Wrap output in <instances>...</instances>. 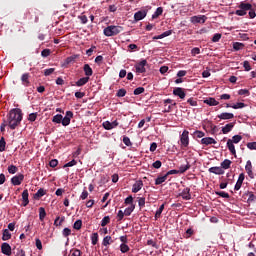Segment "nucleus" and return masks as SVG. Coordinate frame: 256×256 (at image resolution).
<instances>
[{
	"mask_svg": "<svg viewBox=\"0 0 256 256\" xmlns=\"http://www.w3.org/2000/svg\"><path fill=\"white\" fill-rule=\"evenodd\" d=\"M245 171L251 179H255V174L253 173V164L251 163V160H248L245 165Z\"/></svg>",
	"mask_w": 256,
	"mask_h": 256,
	"instance_id": "ddd939ff",
	"label": "nucleus"
},
{
	"mask_svg": "<svg viewBox=\"0 0 256 256\" xmlns=\"http://www.w3.org/2000/svg\"><path fill=\"white\" fill-rule=\"evenodd\" d=\"M5 147H7V142L5 141V137L0 138V153L5 151Z\"/></svg>",
	"mask_w": 256,
	"mask_h": 256,
	"instance_id": "de8ad7c7",
	"label": "nucleus"
},
{
	"mask_svg": "<svg viewBox=\"0 0 256 256\" xmlns=\"http://www.w3.org/2000/svg\"><path fill=\"white\" fill-rule=\"evenodd\" d=\"M21 81L24 87H29V85H31V82L29 81V73L22 74Z\"/></svg>",
	"mask_w": 256,
	"mask_h": 256,
	"instance_id": "c85d7f7f",
	"label": "nucleus"
},
{
	"mask_svg": "<svg viewBox=\"0 0 256 256\" xmlns=\"http://www.w3.org/2000/svg\"><path fill=\"white\" fill-rule=\"evenodd\" d=\"M45 217H47V212L43 207L39 208V219L40 221H45Z\"/></svg>",
	"mask_w": 256,
	"mask_h": 256,
	"instance_id": "37998d69",
	"label": "nucleus"
},
{
	"mask_svg": "<svg viewBox=\"0 0 256 256\" xmlns=\"http://www.w3.org/2000/svg\"><path fill=\"white\" fill-rule=\"evenodd\" d=\"M123 31V27L121 26H115V25H110L106 28H104L103 33L105 37H115V35H119Z\"/></svg>",
	"mask_w": 256,
	"mask_h": 256,
	"instance_id": "7ed1b4c3",
	"label": "nucleus"
},
{
	"mask_svg": "<svg viewBox=\"0 0 256 256\" xmlns=\"http://www.w3.org/2000/svg\"><path fill=\"white\" fill-rule=\"evenodd\" d=\"M238 95H244L245 97H249V95H251V92H249L248 89H240L238 90Z\"/></svg>",
	"mask_w": 256,
	"mask_h": 256,
	"instance_id": "5fc2aeb1",
	"label": "nucleus"
},
{
	"mask_svg": "<svg viewBox=\"0 0 256 256\" xmlns=\"http://www.w3.org/2000/svg\"><path fill=\"white\" fill-rule=\"evenodd\" d=\"M226 107L229 108L231 107L232 109H243L245 107H247V104L243 103V102H237L236 104H226Z\"/></svg>",
	"mask_w": 256,
	"mask_h": 256,
	"instance_id": "c756f323",
	"label": "nucleus"
},
{
	"mask_svg": "<svg viewBox=\"0 0 256 256\" xmlns=\"http://www.w3.org/2000/svg\"><path fill=\"white\" fill-rule=\"evenodd\" d=\"M160 15H163V7H158L155 12L152 14V19H157V17H160Z\"/></svg>",
	"mask_w": 256,
	"mask_h": 256,
	"instance_id": "58836bf2",
	"label": "nucleus"
},
{
	"mask_svg": "<svg viewBox=\"0 0 256 256\" xmlns=\"http://www.w3.org/2000/svg\"><path fill=\"white\" fill-rule=\"evenodd\" d=\"M190 21L194 25L197 24V23H205L207 21V16H205V15L192 16L190 18Z\"/></svg>",
	"mask_w": 256,
	"mask_h": 256,
	"instance_id": "2eb2a0df",
	"label": "nucleus"
},
{
	"mask_svg": "<svg viewBox=\"0 0 256 256\" xmlns=\"http://www.w3.org/2000/svg\"><path fill=\"white\" fill-rule=\"evenodd\" d=\"M102 125L106 131H111V129H115V127L119 126V122L117 120H114L113 122L105 121Z\"/></svg>",
	"mask_w": 256,
	"mask_h": 256,
	"instance_id": "4468645a",
	"label": "nucleus"
},
{
	"mask_svg": "<svg viewBox=\"0 0 256 256\" xmlns=\"http://www.w3.org/2000/svg\"><path fill=\"white\" fill-rule=\"evenodd\" d=\"M221 41V33H216L212 37V43H219Z\"/></svg>",
	"mask_w": 256,
	"mask_h": 256,
	"instance_id": "052dcab7",
	"label": "nucleus"
},
{
	"mask_svg": "<svg viewBox=\"0 0 256 256\" xmlns=\"http://www.w3.org/2000/svg\"><path fill=\"white\" fill-rule=\"evenodd\" d=\"M209 173H213L214 175H224L225 170L221 166H214L209 168Z\"/></svg>",
	"mask_w": 256,
	"mask_h": 256,
	"instance_id": "6ab92c4d",
	"label": "nucleus"
},
{
	"mask_svg": "<svg viewBox=\"0 0 256 256\" xmlns=\"http://www.w3.org/2000/svg\"><path fill=\"white\" fill-rule=\"evenodd\" d=\"M65 221V217H59L57 216L56 219L54 220V225L55 227H60V225Z\"/></svg>",
	"mask_w": 256,
	"mask_h": 256,
	"instance_id": "3c124183",
	"label": "nucleus"
},
{
	"mask_svg": "<svg viewBox=\"0 0 256 256\" xmlns=\"http://www.w3.org/2000/svg\"><path fill=\"white\" fill-rule=\"evenodd\" d=\"M71 119H73V111H66V115L64 118L62 117V122H61L63 127H67L71 125Z\"/></svg>",
	"mask_w": 256,
	"mask_h": 256,
	"instance_id": "9d476101",
	"label": "nucleus"
},
{
	"mask_svg": "<svg viewBox=\"0 0 256 256\" xmlns=\"http://www.w3.org/2000/svg\"><path fill=\"white\" fill-rule=\"evenodd\" d=\"M83 226V221L82 220H76L74 222V229H76L77 231H79V229H81V227Z\"/></svg>",
	"mask_w": 256,
	"mask_h": 256,
	"instance_id": "13d9d810",
	"label": "nucleus"
},
{
	"mask_svg": "<svg viewBox=\"0 0 256 256\" xmlns=\"http://www.w3.org/2000/svg\"><path fill=\"white\" fill-rule=\"evenodd\" d=\"M167 181V175L165 174L164 176H158L155 179V185H162V183H165Z\"/></svg>",
	"mask_w": 256,
	"mask_h": 256,
	"instance_id": "c9c22d12",
	"label": "nucleus"
},
{
	"mask_svg": "<svg viewBox=\"0 0 256 256\" xmlns=\"http://www.w3.org/2000/svg\"><path fill=\"white\" fill-rule=\"evenodd\" d=\"M142 93H145V88L144 87H138L134 89V95H141Z\"/></svg>",
	"mask_w": 256,
	"mask_h": 256,
	"instance_id": "e2e57ef3",
	"label": "nucleus"
},
{
	"mask_svg": "<svg viewBox=\"0 0 256 256\" xmlns=\"http://www.w3.org/2000/svg\"><path fill=\"white\" fill-rule=\"evenodd\" d=\"M123 143L126 145V147H131L133 145V142H131L129 136H123Z\"/></svg>",
	"mask_w": 256,
	"mask_h": 256,
	"instance_id": "603ef678",
	"label": "nucleus"
},
{
	"mask_svg": "<svg viewBox=\"0 0 256 256\" xmlns=\"http://www.w3.org/2000/svg\"><path fill=\"white\" fill-rule=\"evenodd\" d=\"M246 146L250 151H256V142H248Z\"/></svg>",
	"mask_w": 256,
	"mask_h": 256,
	"instance_id": "680f3d73",
	"label": "nucleus"
},
{
	"mask_svg": "<svg viewBox=\"0 0 256 256\" xmlns=\"http://www.w3.org/2000/svg\"><path fill=\"white\" fill-rule=\"evenodd\" d=\"M83 71H84V75H86V77L90 78L93 76V68H91V66L89 64H84Z\"/></svg>",
	"mask_w": 256,
	"mask_h": 256,
	"instance_id": "a878e982",
	"label": "nucleus"
},
{
	"mask_svg": "<svg viewBox=\"0 0 256 256\" xmlns=\"http://www.w3.org/2000/svg\"><path fill=\"white\" fill-rule=\"evenodd\" d=\"M242 139H243V136H241V135H234L232 137V139H228V141L226 143L228 151H230V153L232 155H234V157H237V150H235V144L241 143Z\"/></svg>",
	"mask_w": 256,
	"mask_h": 256,
	"instance_id": "f03ea898",
	"label": "nucleus"
},
{
	"mask_svg": "<svg viewBox=\"0 0 256 256\" xmlns=\"http://www.w3.org/2000/svg\"><path fill=\"white\" fill-rule=\"evenodd\" d=\"M189 169H191V164H189V162H187L186 165H181L179 167L178 173H185L186 171H189Z\"/></svg>",
	"mask_w": 256,
	"mask_h": 256,
	"instance_id": "a19ab883",
	"label": "nucleus"
},
{
	"mask_svg": "<svg viewBox=\"0 0 256 256\" xmlns=\"http://www.w3.org/2000/svg\"><path fill=\"white\" fill-rule=\"evenodd\" d=\"M41 15V12L36 9L32 8L27 10V12L24 14L25 19H33L34 17V23H39V16Z\"/></svg>",
	"mask_w": 256,
	"mask_h": 256,
	"instance_id": "39448f33",
	"label": "nucleus"
},
{
	"mask_svg": "<svg viewBox=\"0 0 256 256\" xmlns=\"http://www.w3.org/2000/svg\"><path fill=\"white\" fill-rule=\"evenodd\" d=\"M231 160L225 159L223 162H221L220 167L224 169H231Z\"/></svg>",
	"mask_w": 256,
	"mask_h": 256,
	"instance_id": "2f4dec72",
	"label": "nucleus"
},
{
	"mask_svg": "<svg viewBox=\"0 0 256 256\" xmlns=\"http://www.w3.org/2000/svg\"><path fill=\"white\" fill-rule=\"evenodd\" d=\"M180 143L182 147H189V131L184 130L180 135Z\"/></svg>",
	"mask_w": 256,
	"mask_h": 256,
	"instance_id": "6e6552de",
	"label": "nucleus"
},
{
	"mask_svg": "<svg viewBox=\"0 0 256 256\" xmlns=\"http://www.w3.org/2000/svg\"><path fill=\"white\" fill-rule=\"evenodd\" d=\"M63 237H69L71 235V229L70 228H64L62 231Z\"/></svg>",
	"mask_w": 256,
	"mask_h": 256,
	"instance_id": "338daca9",
	"label": "nucleus"
},
{
	"mask_svg": "<svg viewBox=\"0 0 256 256\" xmlns=\"http://www.w3.org/2000/svg\"><path fill=\"white\" fill-rule=\"evenodd\" d=\"M29 205V190L25 189L22 192V207H27Z\"/></svg>",
	"mask_w": 256,
	"mask_h": 256,
	"instance_id": "aec40b11",
	"label": "nucleus"
},
{
	"mask_svg": "<svg viewBox=\"0 0 256 256\" xmlns=\"http://www.w3.org/2000/svg\"><path fill=\"white\" fill-rule=\"evenodd\" d=\"M1 253H3V255L11 256V245L7 242H3L1 245Z\"/></svg>",
	"mask_w": 256,
	"mask_h": 256,
	"instance_id": "a211bd4d",
	"label": "nucleus"
},
{
	"mask_svg": "<svg viewBox=\"0 0 256 256\" xmlns=\"http://www.w3.org/2000/svg\"><path fill=\"white\" fill-rule=\"evenodd\" d=\"M110 222H111V218L109 216H105L101 220V227H105L106 225H109Z\"/></svg>",
	"mask_w": 256,
	"mask_h": 256,
	"instance_id": "864d4df0",
	"label": "nucleus"
},
{
	"mask_svg": "<svg viewBox=\"0 0 256 256\" xmlns=\"http://www.w3.org/2000/svg\"><path fill=\"white\" fill-rule=\"evenodd\" d=\"M233 127H235V123L233 122H230L226 124L224 127H222L223 135H227V133H231V131H233Z\"/></svg>",
	"mask_w": 256,
	"mask_h": 256,
	"instance_id": "393cba45",
	"label": "nucleus"
},
{
	"mask_svg": "<svg viewBox=\"0 0 256 256\" xmlns=\"http://www.w3.org/2000/svg\"><path fill=\"white\" fill-rule=\"evenodd\" d=\"M11 239V232H9V229H4L2 233V241H9Z\"/></svg>",
	"mask_w": 256,
	"mask_h": 256,
	"instance_id": "473e14b6",
	"label": "nucleus"
},
{
	"mask_svg": "<svg viewBox=\"0 0 256 256\" xmlns=\"http://www.w3.org/2000/svg\"><path fill=\"white\" fill-rule=\"evenodd\" d=\"M165 209V204H162L158 210H156V213H155V216H154V219L155 221H157V219L161 218V213H163Z\"/></svg>",
	"mask_w": 256,
	"mask_h": 256,
	"instance_id": "f704fd0d",
	"label": "nucleus"
},
{
	"mask_svg": "<svg viewBox=\"0 0 256 256\" xmlns=\"http://www.w3.org/2000/svg\"><path fill=\"white\" fill-rule=\"evenodd\" d=\"M234 117H235V115L230 112H222L221 114L218 115V119H222L223 121L233 119Z\"/></svg>",
	"mask_w": 256,
	"mask_h": 256,
	"instance_id": "5701e85b",
	"label": "nucleus"
},
{
	"mask_svg": "<svg viewBox=\"0 0 256 256\" xmlns=\"http://www.w3.org/2000/svg\"><path fill=\"white\" fill-rule=\"evenodd\" d=\"M170 35H173V30H168V31L163 32L160 35L154 36L153 40L157 41L158 39H165V37H169Z\"/></svg>",
	"mask_w": 256,
	"mask_h": 256,
	"instance_id": "bb28decb",
	"label": "nucleus"
},
{
	"mask_svg": "<svg viewBox=\"0 0 256 256\" xmlns=\"http://www.w3.org/2000/svg\"><path fill=\"white\" fill-rule=\"evenodd\" d=\"M179 196L182 197L184 201H191V188H184Z\"/></svg>",
	"mask_w": 256,
	"mask_h": 256,
	"instance_id": "f8f14e48",
	"label": "nucleus"
},
{
	"mask_svg": "<svg viewBox=\"0 0 256 256\" xmlns=\"http://www.w3.org/2000/svg\"><path fill=\"white\" fill-rule=\"evenodd\" d=\"M21 121H23V111H21V108L11 109L6 119L9 129L14 131V129H17L21 125Z\"/></svg>",
	"mask_w": 256,
	"mask_h": 256,
	"instance_id": "f257e3e1",
	"label": "nucleus"
},
{
	"mask_svg": "<svg viewBox=\"0 0 256 256\" xmlns=\"http://www.w3.org/2000/svg\"><path fill=\"white\" fill-rule=\"evenodd\" d=\"M140 189H143V180H138L132 185V193H139Z\"/></svg>",
	"mask_w": 256,
	"mask_h": 256,
	"instance_id": "412c9836",
	"label": "nucleus"
},
{
	"mask_svg": "<svg viewBox=\"0 0 256 256\" xmlns=\"http://www.w3.org/2000/svg\"><path fill=\"white\" fill-rule=\"evenodd\" d=\"M248 197V198H247ZM242 199H247L246 203H248V205H251V203H255L256 200V195L253 191H249L247 190L246 192H244V194L242 195Z\"/></svg>",
	"mask_w": 256,
	"mask_h": 256,
	"instance_id": "0eeeda50",
	"label": "nucleus"
},
{
	"mask_svg": "<svg viewBox=\"0 0 256 256\" xmlns=\"http://www.w3.org/2000/svg\"><path fill=\"white\" fill-rule=\"evenodd\" d=\"M204 103H205V105H208L209 107H217V105H219V101H217L213 97L206 98L204 100Z\"/></svg>",
	"mask_w": 256,
	"mask_h": 256,
	"instance_id": "4be33fe9",
	"label": "nucleus"
},
{
	"mask_svg": "<svg viewBox=\"0 0 256 256\" xmlns=\"http://www.w3.org/2000/svg\"><path fill=\"white\" fill-rule=\"evenodd\" d=\"M120 251H121V253H129V251H130V247H129V245H127V244H125V243H121L120 244Z\"/></svg>",
	"mask_w": 256,
	"mask_h": 256,
	"instance_id": "a18cd8bd",
	"label": "nucleus"
},
{
	"mask_svg": "<svg viewBox=\"0 0 256 256\" xmlns=\"http://www.w3.org/2000/svg\"><path fill=\"white\" fill-rule=\"evenodd\" d=\"M24 179H25V175L19 173L11 178V183L14 186H19L23 183Z\"/></svg>",
	"mask_w": 256,
	"mask_h": 256,
	"instance_id": "9b49d317",
	"label": "nucleus"
},
{
	"mask_svg": "<svg viewBox=\"0 0 256 256\" xmlns=\"http://www.w3.org/2000/svg\"><path fill=\"white\" fill-rule=\"evenodd\" d=\"M233 49H234V51H241V50L245 49V44H243L241 42H234Z\"/></svg>",
	"mask_w": 256,
	"mask_h": 256,
	"instance_id": "72a5a7b5",
	"label": "nucleus"
},
{
	"mask_svg": "<svg viewBox=\"0 0 256 256\" xmlns=\"http://www.w3.org/2000/svg\"><path fill=\"white\" fill-rule=\"evenodd\" d=\"M133 211H135V204H132L129 207L125 208L124 215H126V217H129V215H131Z\"/></svg>",
	"mask_w": 256,
	"mask_h": 256,
	"instance_id": "4c0bfd02",
	"label": "nucleus"
},
{
	"mask_svg": "<svg viewBox=\"0 0 256 256\" xmlns=\"http://www.w3.org/2000/svg\"><path fill=\"white\" fill-rule=\"evenodd\" d=\"M245 181V174L244 173H240L238 180L234 186V191H239V189H241V187H243V182Z\"/></svg>",
	"mask_w": 256,
	"mask_h": 256,
	"instance_id": "dca6fc26",
	"label": "nucleus"
},
{
	"mask_svg": "<svg viewBox=\"0 0 256 256\" xmlns=\"http://www.w3.org/2000/svg\"><path fill=\"white\" fill-rule=\"evenodd\" d=\"M17 171H18L17 166H15V165H13V164H11V165L8 166V173H9L10 175H15V173H17Z\"/></svg>",
	"mask_w": 256,
	"mask_h": 256,
	"instance_id": "09e8293b",
	"label": "nucleus"
},
{
	"mask_svg": "<svg viewBox=\"0 0 256 256\" xmlns=\"http://www.w3.org/2000/svg\"><path fill=\"white\" fill-rule=\"evenodd\" d=\"M253 9V5L251 3L241 2L238 6V10L235 11V15L238 17H245L247 15V11H251Z\"/></svg>",
	"mask_w": 256,
	"mask_h": 256,
	"instance_id": "20e7f679",
	"label": "nucleus"
},
{
	"mask_svg": "<svg viewBox=\"0 0 256 256\" xmlns=\"http://www.w3.org/2000/svg\"><path fill=\"white\" fill-rule=\"evenodd\" d=\"M134 67H135L136 73H147V69L145 68L147 67V60L142 59L140 62L135 64Z\"/></svg>",
	"mask_w": 256,
	"mask_h": 256,
	"instance_id": "423d86ee",
	"label": "nucleus"
},
{
	"mask_svg": "<svg viewBox=\"0 0 256 256\" xmlns=\"http://www.w3.org/2000/svg\"><path fill=\"white\" fill-rule=\"evenodd\" d=\"M87 83H89V77H82L80 79H78L75 82L76 87H83V85H87Z\"/></svg>",
	"mask_w": 256,
	"mask_h": 256,
	"instance_id": "cd10ccee",
	"label": "nucleus"
},
{
	"mask_svg": "<svg viewBox=\"0 0 256 256\" xmlns=\"http://www.w3.org/2000/svg\"><path fill=\"white\" fill-rule=\"evenodd\" d=\"M79 55H72L70 57H67L65 60L66 65H70V63H75V59H77Z\"/></svg>",
	"mask_w": 256,
	"mask_h": 256,
	"instance_id": "49530a36",
	"label": "nucleus"
},
{
	"mask_svg": "<svg viewBox=\"0 0 256 256\" xmlns=\"http://www.w3.org/2000/svg\"><path fill=\"white\" fill-rule=\"evenodd\" d=\"M243 67H244L245 71H251V64L249 63V61L245 60L243 62Z\"/></svg>",
	"mask_w": 256,
	"mask_h": 256,
	"instance_id": "774afa93",
	"label": "nucleus"
},
{
	"mask_svg": "<svg viewBox=\"0 0 256 256\" xmlns=\"http://www.w3.org/2000/svg\"><path fill=\"white\" fill-rule=\"evenodd\" d=\"M62 121H63V115H61V114H56V115L53 116V118H52V123H57V124H59V123H62Z\"/></svg>",
	"mask_w": 256,
	"mask_h": 256,
	"instance_id": "c03bdc74",
	"label": "nucleus"
},
{
	"mask_svg": "<svg viewBox=\"0 0 256 256\" xmlns=\"http://www.w3.org/2000/svg\"><path fill=\"white\" fill-rule=\"evenodd\" d=\"M172 93L174 97H179V99H185L187 97V93H185V89L182 87H175Z\"/></svg>",
	"mask_w": 256,
	"mask_h": 256,
	"instance_id": "1a4fd4ad",
	"label": "nucleus"
},
{
	"mask_svg": "<svg viewBox=\"0 0 256 256\" xmlns=\"http://www.w3.org/2000/svg\"><path fill=\"white\" fill-rule=\"evenodd\" d=\"M127 95V90L125 88H121L117 91L116 97H125Z\"/></svg>",
	"mask_w": 256,
	"mask_h": 256,
	"instance_id": "6e6d98bb",
	"label": "nucleus"
},
{
	"mask_svg": "<svg viewBox=\"0 0 256 256\" xmlns=\"http://www.w3.org/2000/svg\"><path fill=\"white\" fill-rule=\"evenodd\" d=\"M97 243H99V234L97 232H94L91 235V244L92 245H97Z\"/></svg>",
	"mask_w": 256,
	"mask_h": 256,
	"instance_id": "ea45409f",
	"label": "nucleus"
},
{
	"mask_svg": "<svg viewBox=\"0 0 256 256\" xmlns=\"http://www.w3.org/2000/svg\"><path fill=\"white\" fill-rule=\"evenodd\" d=\"M44 195H47V190L40 188L38 191L34 194V199H41V197H44Z\"/></svg>",
	"mask_w": 256,
	"mask_h": 256,
	"instance_id": "7c9ffc66",
	"label": "nucleus"
},
{
	"mask_svg": "<svg viewBox=\"0 0 256 256\" xmlns=\"http://www.w3.org/2000/svg\"><path fill=\"white\" fill-rule=\"evenodd\" d=\"M113 242V239L111 238V236H106L103 238L102 240V245L104 247H109V244Z\"/></svg>",
	"mask_w": 256,
	"mask_h": 256,
	"instance_id": "79ce46f5",
	"label": "nucleus"
},
{
	"mask_svg": "<svg viewBox=\"0 0 256 256\" xmlns=\"http://www.w3.org/2000/svg\"><path fill=\"white\" fill-rule=\"evenodd\" d=\"M195 235V230L193 228H188L184 234V239H191Z\"/></svg>",
	"mask_w": 256,
	"mask_h": 256,
	"instance_id": "e433bc0d",
	"label": "nucleus"
},
{
	"mask_svg": "<svg viewBox=\"0 0 256 256\" xmlns=\"http://www.w3.org/2000/svg\"><path fill=\"white\" fill-rule=\"evenodd\" d=\"M138 206L140 207V209H143V207H145V197L138 198Z\"/></svg>",
	"mask_w": 256,
	"mask_h": 256,
	"instance_id": "69168bd1",
	"label": "nucleus"
},
{
	"mask_svg": "<svg viewBox=\"0 0 256 256\" xmlns=\"http://www.w3.org/2000/svg\"><path fill=\"white\" fill-rule=\"evenodd\" d=\"M124 217H125V212H123V210H119L117 212V221H123Z\"/></svg>",
	"mask_w": 256,
	"mask_h": 256,
	"instance_id": "0e129e2a",
	"label": "nucleus"
},
{
	"mask_svg": "<svg viewBox=\"0 0 256 256\" xmlns=\"http://www.w3.org/2000/svg\"><path fill=\"white\" fill-rule=\"evenodd\" d=\"M202 145H216L217 141L213 137H205L201 139Z\"/></svg>",
	"mask_w": 256,
	"mask_h": 256,
	"instance_id": "b1692460",
	"label": "nucleus"
},
{
	"mask_svg": "<svg viewBox=\"0 0 256 256\" xmlns=\"http://www.w3.org/2000/svg\"><path fill=\"white\" fill-rule=\"evenodd\" d=\"M187 103H189V105H190L191 107H197V105H198L197 100H196L195 98H193V97H190V98L187 100Z\"/></svg>",
	"mask_w": 256,
	"mask_h": 256,
	"instance_id": "4d7b16f0",
	"label": "nucleus"
},
{
	"mask_svg": "<svg viewBox=\"0 0 256 256\" xmlns=\"http://www.w3.org/2000/svg\"><path fill=\"white\" fill-rule=\"evenodd\" d=\"M28 121H30V123L37 121V112L30 113L28 116Z\"/></svg>",
	"mask_w": 256,
	"mask_h": 256,
	"instance_id": "bf43d9fd",
	"label": "nucleus"
},
{
	"mask_svg": "<svg viewBox=\"0 0 256 256\" xmlns=\"http://www.w3.org/2000/svg\"><path fill=\"white\" fill-rule=\"evenodd\" d=\"M215 195H218L219 197H222L223 199H229V193L225 191H216Z\"/></svg>",
	"mask_w": 256,
	"mask_h": 256,
	"instance_id": "8fccbe9b",
	"label": "nucleus"
},
{
	"mask_svg": "<svg viewBox=\"0 0 256 256\" xmlns=\"http://www.w3.org/2000/svg\"><path fill=\"white\" fill-rule=\"evenodd\" d=\"M147 17V10H139L134 14L135 21H143Z\"/></svg>",
	"mask_w": 256,
	"mask_h": 256,
	"instance_id": "f3484780",
	"label": "nucleus"
}]
</instances>
